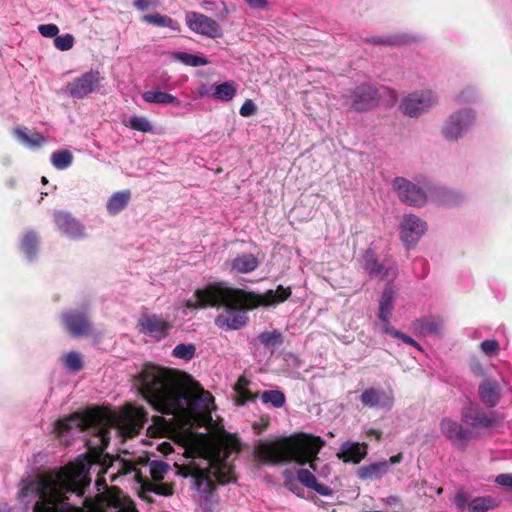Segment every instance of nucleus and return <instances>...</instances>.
I'll return each instance as SVG.
<instances>
[{
    "mask_svg": "<svg viewBox=\"0 0 512 512\" xmlns=\"http://www.w3.org/2000/svg\"><path fill=\"white\" fill-rule=\"evenodd\" d=\"M42 182H43V183H46V182H47V180H46V178H45V177H42Z\"/></svg>",
    "mask_w": 512,
    "mask_h": 512,
    "instance_id": "64",
    "label": "nucleus"
},
{
    "mask_svg": "<svg viewBox=\"0 0 512 512\" xmlns=\"http://www.w3.org/2000/svg\"><path fill=\"white\" fill-rule=\"evenodd\" d=\"M229 265L233 272L249 273L256 269V257L251 253L238 254Z\"/></svg>",
    "mask_w": 512,
    "mask_h": 512,
    "instance_id": "30",
    "label": "nucleus"
},
{
    "mask_svg": "<svg viewBox=\"0 0 512 512\" xmlns=\"http://www.w3.org/2000/svg\"><path fill=\"white\" fill-rule=\"evenodd\" d=\"M75 39L72 34L56 36L54 39L55 47L60 51H68L74 46Z\"/></svg>",
    "mask_w": 512,
    "mask_h": 512,
    "instance_id": "44",
    "label": "nucleus"
},
{
    "mask_svg": "<svg viewBox=\"0 0 512 512\" xmlns=\"http://www.w3.org/2000/svg\"><path fill=\"white\" fill-rule=\"evenodd\" d=\"M67 468L60 472L37 473L22 479L16 493L17 506H0V512H79L64 501Z\"/></svg>",
    "mask_w": 512,
    "mask_h": 512,
    "instance_id": "5",
    "label": "nucleus"
},
{
    "mask_svg": "<svg viewBox=\"0 0 512 512\" xmlns=\"http://www.w3.org/2000/svg\"><path fill=\"white\" fill-rule=\"evenodd\" d=\"M361 403L369 408L390 410L394 405V392L391 388H367L360 397Z\"/></svg>",
    "mask_w": 512,
    "mask_h": 512,
    "instance_id": "14",
    "label": "nucleus"
},
{
    "mask_svg": "<svg viewBox=\"0 0 512 512\" xmlns=\"http://www.w3.org/2000/svg\"><path fill=\"white\" fill-rule=\"evenodd\" d=\"M442 327V321L439 318L423 319L420 322V330L423 333H435Z\"/></svg>",
    "mask_w": 512,
    "mask_h": 512,
    "instance_id": "45",
    "label": "nucleus"
},
{
    "mask_svg": "<svg viewBox=\"0 0 512 512\" xmlns=\"http://www.w3.org/2000/svg\"><path fill=\"white\" fill-rule=\"evenodd\" d=\"M134 385L155 410L172 415L182 428L212 421V395L177 370L145 365Z\"/></svg>",
    "mask_w": 512,
    "mask_h": 512,
    "instance_id": "2",
    "label": "nucleus"
},
{
    "mask_svg": "<svg viewBox=\"0 0 512 512\" xmlns=\"http://www.w3.org/2000/svg\"><path fill=\"white\" fill-rule=\"evenodd\" d=\"M248 381L244 377H240L235 385V392L237 393V402L244 404L251 399V394L247 390Z\"/></svg>",
    "mask_w": 512,
    "mask_h": 512,
    "instance_id": "43",
    "label": "nucleus"
},
{
    "mask_svg": "<svg viewBox=\"0 0 512 512\" xmlns=\"http://www.w3.org/2000/svg\"><path fill=\"white\" fill-rule=\"evenodd\" d=\"M368 436H374L376 439L381 437V432L375 429H370L367 431Z\"/></svg>",
    "mask_w": 512,
    "mask_h": 512,
    "instance_id": "57",
    "label": "nucleus"
},
{
    "mask_svg": "<svg viewBox=\"0 0 512 512\" xmlns=\"http://www.w3.org/2000/svg\"><path fill=\"white\" fill-rule=\"evenodd\" d=\"M109 478H110L111 482H114L118 478V475L113 473V474L109 475Z\"/></svg>",
    "mask_w": 512,
    "mask_h": 512,
    "instance_id": "62",
    "label": "nucleus"
},
{
    "mask_svg": "<svg viewBox=\"0 0 512 512\" xmlns=\"http://www.w3.org/2000/svg\"><path fill=\"white\" fill-rule=\"evenodd\" d=\"M258 3V11L263 10L268 6V3L266 0H257Z\"/></svg>",
    "mask_w": 512,
    "mask_h": 512,
    "instance_id": "59",
    "label": "nucleus"
},
{
    "mask_svg": "<svg viewBox=\"0 0 512 512\" xmlns=\"http://www.w3.org/2000/svg\"><path fill=\"white\" fill-rule=\"evenodd\" d=\"M476 93L471 88H465L456 95V101L459 103L471 102L475 99Z\"/></svg>",
    "mask_w": 512,
    "mask_h": 512,
    "instance_id": "49",
    "label": "nucleus"
},
{
    "mask_svg": "<svg viewBox=\"0 0 512 512\" xmlns=\"http://www.w3.org/2000/svg\"><path fill=\"white\" fill-rule=\"evenodd\" d=\"M173 57H174V59L180 61L181 63H183L187 66H191V67H199V66H204V65L208 64L207 59L197 56V55H192V54H189L186 52H175L173 54Z\"/></svg>",
    "mask_w": 512,
    "mask_h": 512,
    "instance_id": "36",
    "label": "nucleus"
},
{
    "mask_svg": "<svg viewBox=\"0 0 512 512\" xmlns=\"http://www.w3.org/2000/svg\"><path fill=\"white\" fill-rule=\"evenodd\" d=\"M134 6L138 10L144 11L148 9L150 6H152V2L150 0H135Z\"/></svg>",
    "mask_w": 512,
    "mask_h": 512,
    "instance_id": "54",
    "label": "nucleus"
},
{
    "mask_svg": "<svg viewBox=\"0 0 512 512\" xmlns=\"http://www.w3.org/2000/svg\"><path fill=\"white\" fill-rule=\"evenodd\" d=\"M400 331L396 330L395 328L391 327L388 332H386V334H389L391 335L392 337L394 338H398V336H400Z\"/></svg>",
    "mask_w": 512,
    "mask_h": 512,
    "instance_id": "58",
    "label": "nucleus"
},
{
    "mask_svg": "<svg viewBox=\"0 0 512 512\" xmlns=\"http://www.w3.org/2000/svg\"><path fill=\"white\" fill-rule=\"evenodd\" d=\"M103 80L104 77L98 70H90L69 81L65 86V92L74 99H84L99 91Z\"/></svg>",
    "mask_w": 512,
    "mask_h": 512,
    "instance_id": "11",
    "label": "nucleus"
},
{
    "mask_svg": "<svg viewBox=\"0 0 512 512\" xmlns=\"http://www.w3.org/2000/svg\"><path fill=\"white\" fill-rule=\"evenodd\" d=\"M142 21L150 23L152 25L158 26V27H168L169 29L173 31H179L180 26L179 23L172 18L160 15L158 13L155 14H149L142 17Z\"/></svg>",
    "mask_w": 512,
    "mask_h": 512,
    "instance_id": "35",
    "label": "nucleus"
},
{
    "mask_svg": "<svg viewBox=\"0 0 512 512\" xmlns=\"http://www.w3.org/2000/svg\"><path fill=\"white\" fill-rule=\"evenodd\" d=\"M440 430L454 445L462 446L470 438V431L464 430L455 420L443 418L440 421Z\"/></svg>",
    "mask_w": 512,
    "mask_h": 512,
    "instance_id": "19",
    "label": "nucleus"
},
{
    "mask_svg": "<svg viewBox=\"0 0 512 512\" xmlns=\"http://www.w3.org/2000/svg\"><path fill=\"white\" fill-rule=\"evenodd\" d=\"M471 368L477 374H481V372H482V367H481V365L479 363L473 364L471 366Z\"/></svg>",
    "mask_w": 512,
    "mask_h": 512,
    "instance_id": "60",
    "label": "nucleus"
},
{
    "mask_svg": "<svg viewBox=\"0 0 512 512\" xmlns=\"http://www.w3.org/2000/svg\"><path fill=\"white\" fill-rule=\"evenodd\" d=\"M395 290L392 287L385 289L382 293L379 302V318L383 322H387L390 319L391 312L393 309V300L395 298Z\"/></svg>",
    "mask_w": 512,
    "mask_h": 512,
    "instance_id": "31",
    "label": "nucleus"
},
{
    "mask_svg": "<svg viewBox=\"0 0 512 512\" xmlns=\"http://www.w3.org/2000/svg\"><path fill=\"white\" fill-rule=\"evenodd\" d=\"M479 396L486 406L494 407L500 400L498 383L488 379L482 381L479 385Z\"/></svg>",
    "mask_w": 512,
    "mask_h": 512,
    "instance_id": "25",
    "label": "nucleus"
},
{
    "mask_svg": "<svg viewBox=\"0 0 512 512\" xmlns=\"http://www.w3.org/2000/svg\"><path fill=\"white\" fill-rule=\"evenodd\" d=\"M427 231L428 223L416 214H403L399 220V239L406 250L414 249Z\"/></svg>",
    "mask_w": 512,
    "mask_h": 512,
    "instance_id": "10",
    "label": "nucleus"
},
{
    "mask_svg": "<svg viewBox=\"0 0 512 512\" xmlns=\"http://www.w3.org/2000/svg\"><path fill=\"white\" fill-rule=\"evenodd\" d=\"M462 420L473 428L488 427L491 424L489 417L476 405H469L462 413Z\"/></svg>",
    "mask_w": 512,
    "mask_h": 512,
    "instance_id": "24",
    "label": "nucleus"
},
{
    "mask_svg": "<svg viewBox=\"0 0 512 512\" xmlns=\"http://www.w3.org/2000/svg\"><path fill=\"white\" fill-rule=\"evenodd\" d=\"M499 349V343L495 339H487L480 343V350L489 357L496 356Z\"/></svg>",
    "mask_w": 512,
    "mask_h": 512,
    "instance_id": "46",
    "label": "nucleus"
},
{
    "mask_svg": "<svg viewBox=\"0 0 512 512\" xmlns=\"http://www.w3.org/2000/svg\"><path fill=\"white\" fill-rule=\"evenodd\" d=\"M248 4L251 6V7H255L256 6V0H247Z\"/></svg>",
    "mask_w": 512,
    "mask_h": 512,
    "instance_id": "63",
    "label": "nucleus"
},
{
    "mask_svg": "<svg viewBox=\"0 0 512 512\" xmlns=\"http://www.w3.org/2000/svg\"><path fill=\"white\" fill-rule=\"evenodd\" d=\"M256 305V294L229 286L226 282L210 283L195 290L180 307L184 315L189 312L219 307L215 325L220 329H239L247 322V311Z\"/></svg>",
    "mask_w": 512,
    "mask_h": 512,
    "instance_id": "4",
    "label": "nucleus"
},
{
    "mask_svg": "<svg viewBox=\"0 0 512 512\" xmlns=\"http://www.w3.org/2000/svg\"><path fill=\"white\" fill-rule=\"evenodd\" d=\"M169 469V465L163 461H152L149 464V471L152 479L159 482L164 479Z\"/></svg>",
    "mask_w": 512,
    "mask_h": 512,
    "instance_id": "42",
    "label": "nucleus"
},
{
    "mask_svg": "<svg viewBox=\"0 0 512 512\" xmlns=\"http://www.w3.org/2000/svg\"><path fill=\"white\" fill-rule=\"evenodd\" d=\"M270 418L268 416L262 415L258 418V431L266 428L269 425Z\"/></svg>",
    "mask_w": 512,
    "mask_h": 512,
    "instance_id": "55",
    "label": "nucleus"
},
{
    "mask_svg": "<svg viewBox=\"0 0 512 512\" xmlns=\"http://www.w3.org/2000/svg\"><path fill=\"white\" fill-rule=\"evenodd\" d=\"M367 454L366 446L354 442H345L341 445L337 457L348 463H359Z\"/></svg>",
    "mask_w": 512,
    "mask_h": 512,
    "instance_id": "21",
    "label": "nucleus"
},
{
    "mask_svg": "<svg viewBox=\"0 0 512 512\" xmlns=\"http://www.w3.org/2000/svg\"><path fill=\"white\" fill-rule=\"evenodd\" d=\"M262 402L274 408H280L285 404V395L279 390L264 391L261 395Z\"/></svg>",
    "mask_w": 512,
    "mask_h": 512,
    "instance_id": "37",
    "label": "nucleus"
},
{
    "mask_svg": "<svg viewBox=\"0 0 512 512\" xmlns=\"http://www.w3.org/2000/svg\"><path fill=\"white\" fill-rule=\"evenodd\" d=\"M291 295L290 287L278 286L276 290H268L263 294H258V307H274L280 303H283Z\"/></svg>",
    "mask_w": 512,
    "mask_h": 512,
    "instance_id": "22",
    "label": "nucleus"
},
{
    "mask_svg": "<svg viewBox=\"0 0 512 512\" xmlns=\"http://www.w3.org/2000/svg\"><path fill=\"white\" fill-rule=\"evenodd\" d=\"M364 267L370 274L381 279L394 278L397 275V268L394 264H389V266L385 267L374 260L369 253L366 256Z\"/></svg>",
    "mask_w": 512,
    "mask_h": 512,
    "instance_id": "28",
    "label": "nucleus"
},
{
    "mask_svg": "<svg viewBox=\"0 0 512 512\" xmlns=\"http://www.w3.org/2000/svg\"><path fill=\"white\" fill-rule=\"evenodd\" d=\"M39 237L33 231L24 234L21 241V250L28 260H33L38 252Z\"/></svg>",
    "mask_w": 512,
    "mask_h": 512,
    "instance_id": "32",
    "label": "nucleus"
},
{
    "mask_svg": "<svg viewBox=\"0 0 512 512\" xmlns=\"http://www.w3.org/2000/svg\"><path fill=\"white\" fill-rule=\"evenodd\" d=\"M397 339H400L404 343L409 344V345L415 347L416 349L422 351L421 346L414 339H412L410 336H408L406 334L400 333V336H398Z\"/></svg>",
    "mask_w": 512,
    "mask_h": 512,
    "instance_id": "52",
    "label": "nucleus"
},
{
    "mask_svg": "<svg viewBox=\"0 0 512 512\" xmlns=\"http://www.w3.org/2000/svg\"><path fill=\"white\" fill-rule=\"evenodd\" d=\"M346 104L358 112L374 109L378 104L377 90L371 86H360L346 95Z\"/></svg>",
    "mask_w": 512,
    "mask_h": 512,
    "instance_id": "12",
    "label": "nucleus"
},
{
    "mask_svg": "<svg viewBox=\"0 0 512 512\" xmlns=\"http://www.w3.org/2000/svg\"><path fill=\"white\" fill-rule=\"evenodd\" d=\"M495 482L501 486L512 487V473L499 474L496 476Z\"/></svg>",
    "mask_w": 512,
    "mask_h": 512,
    "instance_id": "51",
    "label": "nucleus"
},
{
    "mask_svg": "<svg viewBox=\"0 0 512 512\" xmlns=\"http://www.w3.org/2000/svg\"><path fill=\"white\" fill-rule=\"evenodd\" d=\"M299 481L308 488L314 489L321 495L331 494V489L326 485L319 484L312 472L306 469H300L298 471Z\"/></svg>",
    "mask_w": 512,
    "mask_h": 512,
    "instance_id": "33",
    "label": "nucleus"
},
{
    "mask_svg": "<svg viewBox=\"0 0 512 512\" xmlns=\"http://www.w3.org/2000/svg\"><path fill=\"white\" fill-rule=\"evenodd\" d=\"M131 199L129 190H122L112 194L106 203L107 212L110 215H117L123 211Z\"/></svg>",
    "mask_w": 512,
    "mask_h": 512,
    "instance_id": "29",
    "label": "nucleus"
},
{
    "mask_svg": "<svg viewBox=\"0 0 512 512\" xmlns=\"http://www.w3.org/2000/svg\"><path fill=\"white\" fill-rule=\"evenodd\" d=\"M14 138L29 149H38L46 143V138L37 132H30L27 127L16 126L12 130Z\"/></svg>",
    "mask_w": 512,
    "mask_h": 512,
    "instance_id": "20",
    "label": "nucleus"
},
{
    "mask_svg": "<svg viewBox=\"0 0 512 512\" xmlns=\"http://www.w3.org/2000/svg\"><path fill=\"white\" fill-rule=\"evenodd\" d=\"M128 126L136 131L148 133L152 132L153 126L149 119L145 116L133 115L130 117Z\"/></svg>",
    "mask_w": 512,
    "mask_h": 512,
    "instance_id": "40",
    "label": "nucleus"
},
{
    "mask_svg": "<svg viewBox=\"0 0 512 512\" xmlns=\"http://www.w3.org/2000/svg\"><path fill=\"white\" fill-rule=\"evenodd\" d=\"M255 109V104L251 99H248L244 102V104L240 108V115L243 117H248L252 115Z\"/></svg>",
    "mask_w": 512,
    "mask_h": 512,
    "instance_id": "50",
    "label": "nucleus"
},
{
    "mask_svg": "<svg viewBox=\"0 0 512 512\" xmlns=\"http://www.w3.org/2000/svg\"><path fill=\"white\" fill-rule=\"evenodd\" d=\"M158 450L164 455H168L173 451V447L170 442L163 441L158 445Z\"/></svg>",
    "mask_w": 512,
    "mask_h": 512,
    "instance_id": "53",
    "label": "nucleus"
},
{
    "mask_svg": "<svg viewBox=\"0 0 512 512\" xmlns=\"http://www.w3.org/2000/svg\"><path fill=\"white\" fill-rule=\"evenodd\" d=\"M188 27L201 35L216 38L221 35V29L216 21L200 13L191 12L186 15Z\"/></svg>",
    "mask_w": 512,
    "mask_h": 512,
    "instance_id": "17",
    "label": "nucleus"
},
{
    "mask_svg": "<svg viewBox=\"0 0 512 512\" xmlns=\"http://www.w3.org/2000/svg\"><path fill=\"white\" fill-rule=\"evenodd\" d=\"M39 33L46 38H56L59 28L55 24H43L38 26Z\"/></svg>",
    "mask_w": 512,
    "mask_h": 512,
    "instance_id": "47",
    "label": "nucleus"
},
{
    "mask_svg": "<svg viewBox=\"0 0 512 512\" xmlns=\"http://www.w3.org/2000/svg\"><path fill=\"white\" fill-rule=\"evenodd\" d=\"M454 503L458 510L464 511L467 507L469 512H487L499 504L498 500L492 496L475 497L469 501L468 496L463 492L455 495Z\"/></svg>",
    "mask_w": 512,
    "mask_h": 512,
    "instance_id": "16",
    "label": "nucleus"
},
{
    "mask_svg": "<svg viewBox=\"0 0 512 512\" xmlns=\"http://www.w3.org/2000/svg\"><path fill=\"white\" fill-rule=\"evenodd\" d=\"M437 93L425 88L415 90L404 96L399 104L401 112L411 118H418L427 114L438 105Z\"/></svg>",
    "mask_w": 512,
    "mask_h": 512,
    "instance_id": "8",
    "label": "nucleus"
},
{
    "mask_svg": "<svg viewBox=\"0 0 512 512\" xmlns=\"http://www.w3.org/2000/svg\"><path fill=\"white\" fill-rule=\"evenodd\" d=\"M139 330L156 340L167 336L171 324L161 316L155 314L143 315L138 321Z\"/></svg>",
    "mask_w": 512,
    "mask_h": 512,
    "instance_id": "15",
    "label": "nucleus"
},
{
    "mask_svg": "<svg viewBox=\"0 0 512 512\" xmlns=\"http://www.w3.org/2000/svg\"><path fill=\"white\" fill-rule=\"evenodd\" d=\"M388 472L387 460L379 461L358 469L357 475L361 480L372 481L381 478Z\"/></svg>",
    "mask_w": 512,
    "mask_h": 512,
    "instance_id": "27",
    "label": "nucleus"
},
{
    "mask_svg": "<svg viewBox=\"0 0 512 512\" xmlns=\"http://www.w3.org/2000/svg\"><path fill=\"white\" fill-rule=\"evenodd\" d=\"M142 98L145 102L151 104L173 105L178 108L182 106L181 101L177 97L159 90L145 91L142 94Z\"/></svg>",
    "mask_w": 512,
    "mask_h": 512,
    "instance_id": "26",
    "label": "nucleus"
},
{
    "mask_svg": "<svg viewBox=\"0 0 512 512\" xmlns=\"http://www.w3.org/2000/svg\"><path fill=\"white\" fill-rule=\"evenodd\" d=\"M391 327L392 326L389 324V320L387 322H383L382 331L386 333Z\"/></svg>",
    "mask_w": 512,
    "mask_h": 512,
    "instance_id": "61",
    "label": "nucleus"
},
{
    "mask_svg": "<svg viewBox=\"0 0 512 512\" xmlns=\"http://www.w3.org/2000/svg\"><path fill=\"white\" fill-rule=\"evenodd\" d=\"M54 223L57 229L66 237L73 240H80L86 236L84 225L65 211H55L53 213Z\"/></svg>",
    "mask_w": 512,
    "mask_h": 512,
    "instance_id": "13",
    "label": "nucleus"
},
{
    "mask_svg": "<svg viewBox=\"0 0 512 512\" xmlns=\"http://www.w3.org/2000/svg\"><path fill=\"white\" fill-rule=\"evenodd\" d=\"M60 362L64 369L71 373H77L83 368V358L80 353L70 351L61 356Z\"/></svg>",
    "mask_w": 512,
    "mask_h": 512,
    "instance_id": "34",
    "label": "nucleus"
},
{
    "mask_svg": "<svg viewBox=\"0 0 512 512\" xmlns=\"http://www.w3.org/2000/svg\"><path fill=\"white\" fill-rule=\"evenodd\" d=\"M237 92V85L233 81L223 82L217 84L213 88V92L208 93L206 89L200 91V96H210L213 99L221 102H228L234 98Z\"/></svg>",
    "mask_w": 512,
    "mask_h": 512,
    "instance_id": "23",
    "label": "nucleus"
},
{
    "mask_svg": "<svg viewBox=\"0 0 512 512\" xmlns=\"http://www.w3.org/2000/svg\"><path fill=\"white\" fill-rule=\"evenodd\" d=\"M195 352L196 347L194 344H178L174 347L172 355L175 358L189 361L194 357Z\"/></svg>",
    "mask_w": 512,
    "mask_h": 512,
    "instance_id": "41",
    "label": "nucleus"
},
{
    "mask_svg": "<svg viewBox=\"0 0 512 512\" xmlns=\"http://www.w3.org/2000/svg\"><path fill=\"white\" fill-rule=\"evenodd\" d=\"M260 340L265 347L273 351L283 343V336L279 331L272 330L262 333Z\"/></svg>",
    "mask_w": 512,
    "mask_h": 512,
    "instance_id": "38",
    "label": "nucleus"
},
{
    "mask_svg": "<svg viewBox=\"0 0 512 512\" xmlns=\"http://www.w3.org/2000/svg\"><path fill=\"white\" fill-rule=\"evenodd\" d=\"M401 458H402V455L401 454H397L395 456H392L387 462H388V467L390 465H393V464H397L401 461Z\"/></svg>",
    "mask_w": 512,
    "mask_h": 512,
    "instance_id": "56",
    "label": "nucleus"
},
{
    "mask_svg": "<svg viewBox=\"0 0 512 512\" xmlns=\"http://www.w3.org/2000/svg\"><path fill=\"white\" fill-rule=\"evenodd\" d=\"M149 490H151L152 492H154L156 494H160V495H164V496H169V495H172V493H173V487L171 485L165 484V483L149 484Z\"/></svg>",
    "mask_w": 512,
    "mask_h": 512,
    "instance_id": "48",
    "label": "nucleus"
},
{
    "mask_svg": "<svg viewBox=\"0 0 512 512\" xmlns=\"http://www.w3.org/2000/svg\"><path fill=\"white\" fill-rule=\"evenodd\" d=\"M324 442L320 437L301 434L284 438L275 442L258 441V460L263 459L271 462H295L299 465L306 463L320 477L326 479L331 470L326 464L321 467L316 462L317 454L323 447Z\"/></svg>",
    "mask_w": 512,
    "mask_h": 512,
    "instance_id": "6",
    "label": "nucleus"
},
{
    "mask_svg": "<svg viewBox=\"0 0 512 512\" xmlns=\"http://www.w3.org/2000/svg\"><path fill=\"white\" fill-rule=\"evenodd\" d=\"M72 161L73 156L68 151H56L51 155L52 165L59 170L68 168L72 164Z\"/></svg>",
    "mask_w": 512,
    "mask_h": 512,
    "instance_id": "39",
    "label": "nucleus"
},
{
    "mask_svg": "<svg viewBox=\"0 0 512 512\" xmlns=\"http://www.w3.org/2000/svg\"><path fill=\"white\" fill-rule=\"evenodd\" d=\"M62 321L72 336H83L90 331V322L84 311L69 310L62 315Z\"/></svg>",
    "mask_w": 512,
    "mask_h": 512,
    "instance_id": "18",
    "label": "nucleus"
},
{
    "mask_svg": "<svg viewBox=\"0 0 512 512\" xmlns=\"http://www.w3.org/2000/svg\"><path fill=\"white\" fill-rule=\"evenodd\" d=\"M476 117V111L470 107L455 110L445 119L441 135L449 142H457L472 128Z\"/></svg>",
    "mask_w": 512,
    "mask_h": 512,
    "instance_id": "7",
    "label": "nucleus"
},
{
    "mask_svg": "<svg viewBox=\"0 0 512 512\" xmlns=\"http://www.w3.org/2000/svg\"><path fill=\"white\" fill-rule=\"evenodd\" d=\"M147 421V412L143 407L127 405L120 411L103 410L90 415L80 413L60 419L55 424L58 436L69 443L87 431L88 453L80 455L67 465L46 471L45 473L65 470L67 489H63V498L79 512H138L134 502L124 496L116 487H108L106 478L109 467L102 463L104 450L114 431L119 437H132L139 433Z\"/></svg>",
    "mask_w": 512,
    "mask_h": 512,
    "instance_id": "1",
    "label": "nucleus"
},
{
    "mask_svg": "<svg viewBox=\"0 0 512 512\" xmlns=\"http://www.w3.org/2000/svg\"><path fill=\"white\" fill-rule=\"evenodd\" d=\"M192 442L191 434L178 442L183 454L174 463L176 474L190 479L191 488L197 492V500L205 512H215L219 504L216 484L225 485L235 479L233 461L239 442L224 430L201 447H194Z\"/></svg>",
    "mask_w": 512,
    "mask_h": 512,
    "instance_id": "3",
    "label": "nucleus"
},
{
    "mask_svg": "<svg viewBox=\"0 0 512 512\" xmlns=\"http://www.w3.org/2000/svg\"><path fill=\"white\" fill-rule=\"evenodd\" d=\"M398 199L409 206L423 207L428 202L430 185L397 177L392 183Z\"/></svg>",
    "mask_w": 512,
    "mask_h": 512,
    "instance_id": "9",
    "label": "nucleus"
}]
</instances>
